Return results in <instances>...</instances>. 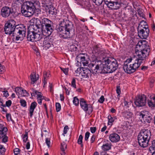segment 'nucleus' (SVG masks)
Wrapping results in <instances>:
<instances>
[{
  "label": "nucleus",
  "mask_w": 155,
  "mask_h": 155,
  "mask_svg": "<svg viewBox=\"0 0 155 155\" xmlns=\"http://www.w3.org/2000/svg\"><path fill=\"white\" fill-rule=\"evenodd\" d=\"M94 51L95 56L97 58L104 60L101 63V61L91 63L89 67L93 73L96 74L100 71L105 73H110L115 71L117 69L118 65L117 61L114 59L110 58H106L105 53L103 51H99L97 48H95Z\"/></svg>",
  "instance_id": "1"
},
{
  "label": "nucleus",
  "mask_w": 155,
  "mask_h": 155,
  "mask_svg": "<svg viewBox=\"0 0 155 155\" xmlns=\"http://www.w3.org/2000/svg\"><path fill=\"white\" fill-rule=\"evenodd\" d=\"M138 46L141 48V49L138 52V58L135 60L138 61L140 65L141 63L144 62L146 58L149 54L150 50L149 45L145 40L139 41L137 44Z\"/></svg>",
  "instance_id": "2"
},
{
  "label": "nucleus",
  "mask_w": 155,
  "mask_h": 155,
  "mask_svg": "<svg viewBox=\"0 0 155 155\" xmlns=\"http://www.w3.org/2000/svg\"><path fill=\"white\" fill-rule=\"evenodd\" d=\"M151 136V132L148 129H143L141 130L138 136V143L143 147H147L149 144Z\"/></svg>",
  "instance_id": "3"
},
{
  "label": "nucleus",
  "mask_w": 155,
  "mask_h": 155,
  "mask_svg": "<svg viewBox=\"0 0 155 155\" xmlns=\"http://www.w3.org/2000/svg\"><path fill=\"white\" fill-rule=\"evenodd\" d=\"M139 63L131 58H128L125 62L123 68L126 72L131 74L134 72L140 66Z\"/></svg>",
  "instance_id": "4"
},
{
  "label": "nucleus",
  "mask_w": 155,
  "mask_h": 155,
  "mask_svg": "<svg viewBox=\"0 0 155 155\" xmlns=\"http://www.w3.org/2000/svg\"><path fill=\"white\" fill-rule=\"evenodd\" d=\"M71 25L69 24H66L63 20V21L61 22L57 29V31L61 37L64 38H70L71 37Z\"/></svg>",
  "instance_id": "5"
},
{
  "label": "nucleus",
  "mask_w": 155,
  "mask_h": 155,
  "mask_svg": "<svg viewBox=\"0 0 155 155\" xmlns=\"http://www.w3.org/2000/svg\"><path fill=\"white\" fill-rule=\"evenodd\" d=\"M52 22L49 19L44 18L41 20L42 33L44 35L49 36L53 31Z\"/></svg>",
  "instance_id": "6"
},
{
  "label": "nucleus",
  "mask_w": 155,
  "mask_h": 155,
  "mask_svg": "<svg viewBox=\"0 0 155 155\" xmlns=\"http://www.w3.org/2000/svg\"><path fill=\"white\" fill-rule=\"evenodd\" d=\"M33 27L31 26L29 28L27 35L28 40L32 42L37 41L38 43H40L41 41L40 40L44 38V35L39 32H35Z\"/></svg>",
  "instance_id": "7"
},
{
  "label": "nucleus",
  "mask_w": 155,
  "mask_h": 155,
  "mask_svg": "<svg viewBox=\"0 0 155 155\" xmlns=\"http://www.w3.org/2000/svg\"><path fill=\"white\" fill-rule=\"evenodd\" d=\"M26 28L23 25L15 26V33H13V36L16 41H21L25 36Z\"/></svg>",
  "instance_id": "8"
},
{
  "label": "nucleus",
  "mask_w": 155,
  "mask_h": 155,
  "mask_svg": "<svg viewBox=\"0 0 155 155\" xmlns=\"http://www.w3.org/2000/svg\"><path fill=\"white\" fill-rule=\"evenodd\" d=\"M15 22L13 20H9L5 25L4 28L5 34L10 35L12 32L15 33Z\"/></svg>",
  "instance_id": "9"
},
{
  "label": "nucleus",
  "mask_w": 155,
  "mask_h": 155,
  "mask_svg": "<svg viewBox=\"0 0 155 155\" xmlns=\"http://www.w3.org/2000/svg\"><path fill=\"white\" fill-rule=\"evenodd\" d=\"M147 97L144 95H139L136 97L134 103L135 105L138 107H142L144 106L146 103Z\"/></svg>",
  "instance_id": "10"
},
{
  "label": "nucleus",
  "mask_w": 155,
  "mask_h": 155,
  "mask_svg": "<svg viewBox=\"0 0 155 155\" xmlns=\"http://www.w3.org/2000/svg\"><path fill=\"white\" fill-rule=\"evenodd\" d=\"M80 104L81 108L85 111H88L89 114L93 111V108L91 105H88L86 101L83 98H81L80 100Z\"/></svg>",
  "instance_id": "11"
},
{
  "label": "nucleus",
  "mask_w": 155,
  "mask_h": 155,
  "mask_svg": "<svg viewBox=\"0 0 155 155\" xmlns=\"http://www.w3.org/2000/svg\"><path fill=\"white\" fill-rule=\"evenodd\" d=\"M47 36L44 35V38L42 39H40L41 41L40 43H38L40 44V46L44 47L45 50L48 49L51 46V43L50 41L48 38Z\"/></svg>",
  "instance_id": "12"
},
{
  "label": "nucleus",
  "mask_w": 155,
  "mask_h": 155,
  "mask_svg": "<svg viewBox=\"0 0 155 155\" xmlns=\"http://www.w3.org/2000/svg\"><path fill=\"white\" fill-rule=\"evenodd\" d=\"M84 55L80 54L77 56L76 58V61L77 62L81 64H82L84 66H87L88 64L87 59Z\"/></svg>",
  "instance_id": "13"
},
{
  "label": "nucleus",
  "mask_w": 155,
  "mask_h": 155,
  "mask_svg": "<svg viewBox=\"0 0 155 155\" xmlns=\"http://www.w3.org/2000/svg\"><path fill=\"white\" fill-rule=\"evenodd\" d=\"M149 33V30L148 28L144 27L138 31V35L141 38L146 39L148 36Z\"/></svg>",
  "instance_id": "14"
},
{
  "label": "nucleus",
  "mask_w": 155,
  "mask_h": 155,
  "mask_svg": "<svg viewBox=\"0 0 155 155\" xmlns=\"http://www.w3.org/2000/svg\"><path fill=\"white\" fill-rule=\"evenodd\" d=\"M15 91L17 95L18 96V98L20 97H23L28 96L29 94L25 90H24L22 88L17 87L15 89Z\"/></svg>",
  "instance_id": "15"
},
{
  "label": "nucleus",
  "mask_w": 155,
  "mask_h": 155,
  "mask_svg": "<svg viewBox=\"0 0 155 155\" xmlns=\"http://www.w3.org/2000/svg\"><path fill=\"white\" fill-rule=\"evenodd\" d=\"M107 5L111 9L117 10L118 9L120 6V4L117 2L110 1L105 0Z\"/></svg>",
  "instance_id": "16"
},
{
  "label": "nucleus",
  "mask_w": 155,
  "mask_h": 155,
  "mask_svg": "<svg viewBox=\"0 0 155 155\" xmlns=\"http://www.w3.org/2000/svg\"><path fill=\"white\" fill-rule=\"evenodd\" d=\"M1 13L3 17L6 18L8 17L11 14H12V12L10 8L5 6L2 8Z\"/></svg>",
  "instance_id": "17"
},
{
  "label": "nucleus",
  "mask_w": 155,
  "mask_h": 155,
  "mask_svg": "<svg viewBox=\"0 0 155 155\" xmlns=\"http://www.w3.org/2000/svg\"><path fill=\"white\" fill-rule=\"evenodd\" d=\"M109 139L112 142H117L119 141L120 138V136L117 134L113 133L110 135Z\"/></svg>",
  "instance_id": "18"
},
{
  "label": "nucleus",
  "mask_w": 155,
  "mask_h": 155,
  "mask_svg": "<svg viewBox=\"0 0 155 155\" xmlns=\"http://www.w3.org/2000/svg\"><path fill=\"white\" fill-rule=\"evenodd\" d=\"M47 8L48 9L46 8V9L47 10V11L49 13V14L52 15H56L57 13V10L53 6L51 5Z\"/></svg>",
  "instance_id": "19"
},
{
  "label": "nucleus",
  "mask_w": 155,
  "mask_h": 155,
  "mask_svg": "<svg viewBox=\"0 0 155 155\" xmlns=\"http://www.w3.org/2000/svg\"><path fill=\"white\" fill-rule=\"evenodd\" d=\"M37 105V103L35 102H33L31 103L29 108V114L30 116L33 115V113L34 112V109L36 107Z\"/></svg>",
  "instance_id": "20"
},
{
  "label": "nucleus",
  "mask_w": 155,
  "mask_h": 155,
  "mask_svg": "<svg viewBox=\"0 0 155 155\" xmlns=\"http://www.w3.org/2000/svg\"><path fill=\"white\" fill-rule=\"evenodd\" d=\"M30 78L31 81V84H34L39 78V76L38 74L36 76L35 73L31 74L30 75Z\"/></svg>",
  "instance_id": "21"
},
{
  "label": "nucleus",
  "mask_w": 155,
  "mask_h": 155,
  "mask_svg": "<svg viewBox=\"0 0 155 155\" xmlns=\"http://www.w3.org/2000/svg\"><path fill=\"white\" fill-rule=\"evenodd\" d=\"M50 76V74L49 71H45L44 72L43 78H44L43 82L44 84L47 83V81Z\"/></svg>",
  "instance_id": "22"
},
{
  "label": "nucleus",
  "mask_w": 155,
  "mask_h": 155,
  "mask_svg": "<svg viewBox=\"0 0 155 155\" xmlns=\"http://www.w3.org/2000/svg\"><path fill=\"white\" fill-rule=\"evenodd\" d=\"M111 143L109 141L107 143L104 144L102 147V149L104 151L109 150L111 148Z\"/></svg>",
  "instance_id": "23"
},
{
  "label": "nucleus",
  "mask_w": 155,
  "mask_h": 155,
  "mask_svg": "<svg viewBox=\"0 0 155 155\" xmlns=\"http://www.w3.org/2000/svg\"><path fill=\"white\" fill-rule=\"evenodd\" d=\"M67 145L64 142L61 143L60 148L62 152L61 153V155H65V150L67 149Z\"/></svg>",
  "instance_id": "24"
},
{
  "label": "nucleus",
  "mask_w": 155,
  "mask_h": 155,
  "mask_svg": "<svg viewBox=\"0 0 155 155\" xmlns=\"http://www.w3.org/2000/svg\"><path fill=\"white\" fill-rule=\"evenodd\" d=\"M148 103L150 107H155V97H151L150 100H148Z\"/></svg>",
  "instance_id": "25"
},
{
  "label": "nucleus",
  "mask_w": 155,
  "mask_h": 155,
  "mask_svg": "<svg viewBox=\"0 0 155 155\" xmlns=\"http://www.w3.org/2000/svg\"><path fill=\"white\" fill-rule=\"evenodd\" d=\"M83 73L84 74L82 75L85 78H88L91 76V71L88 68H84L83 70Z\"/></svg>",
  "instance_id": "26"
},
{
  "label": "nucleus",
  "mask_w": 155,
  "mask_h": 155,
  "mask_svg": "<svg viewBox=\"0 0 155 155\" xmlns=\"http://www.w3.org/2000/svg\"><path fill=\"white\" fill-rule=\"evenodd\" d=\"M42 4L43 5V6L48 8L51 5V0H42Z\"/></svg>",
  "instance_id": "27"
},
{
  "label": "nucleus",
  "mask_w": 155,
  "mask_h": 155,
  "mask_svg": "<svg viewBox=\"0 0 155 155\" xmlns=\"http://www.w3.org/2000/svg\"><path fill=\"white\" fill-rule=\"evenodd\" d=\"M7 133L5 134L3 133H0V138H2L3 142L5 143L7 142L8 140V137L6 136Z\"/></svg>",
  "instance_id": "28"
},
{
  "label": "nucleus",
  "mask_w": 155,
  "mask_h": 155,
  "mask_svg": "<svg viewBox=\"0 0 155 155\" xmlns=\"http://www.w3.org/2000/svg\"><path fill=\"white\" fill-rule=\"evenodd\" d=\"M137 115L142 116H147L150 115L149 112L148 111L143 110L140 112L137 113Z\"/></svg>",
  "instance_id": "29"
},
{
  "label": "nucleus",
  "mask_w": 155,
  "mask_h": 155,
  "mask_svg": "<svg viewBox=\"0 0 155 155\" xmlns=\"http://www.w3.org/2000/svg\"><path fill=\"white\" fill-rule=\"evenodd\" d=\"M7 129L6 127H4L3 125L0 124V131L1 132L0 133L5 134L6 133H7Z\"/></svg>",
  "instance_id": "30"
},
{
  "label": "nucleus",
  "mask_w": 155,
  "mask_h": 155,
  "mask_svg": "<svg viewBox=\"0 0 155 155\" xmlns=\"http://www.w3.org/2000/svg\"><path fill=\"white\" fill-rule=\"evenodd\" d=\"M149 150L151 153L155 150V139L152 141V145L149 147Z\"/></svg>",
  "instance_id": "31"
},
{
  "label": "nucleus",
  "mask_w": 155,
  "mask_h": 155,
  "mask_svg": "<svg viewBox=\"0 0 155 155\" xmlns=\"http://www.w3.org/2000/svg\"><path fill=\"white\" fill-rule=\"evenodd\" d=\"M108 124L111 125L113 122L117 119L116 117H108Z\"/></svg>",
  "instance_id": "32"
},
{
  "label": "nucleus",
  "mask_w": 155,
  "mask_h": 155,
  "mask_svg": "<svg viewBox=\"0 0 155 155\" xmlns=\"http://www.w3.org/2000/svg\"><path fill=\"white\" fill-rule=\"evenodd\" d=\"M35 25L37 27L39 28L40 27H41V21L38 18H36L35 20Z\"/></svg>",
  "instance_id": "33"
},
{
  "label": "nucleus",
  "mask_w": 155,
  "mask_h": 155,
  "mask_svg": "<svg viewBox=\"0 0 155 155\" xmlns=\"http://www.w3.org/2000/svg\"><path fill=\"white\" fill-rule=\"evenodd\" d=\"M83 139V136L82 135H80L78 138V143L79 144L81 145V147H83V144L82 143V140Z\"/></svg>",
  "instance_id": "34"
},
{
  "label": "nucleus",
  "mask_w": 155,
  "mask_h": 155,
  "mask_svg": "<svg viewBox=\"0 0 155 155\" xmlns=\"http://www.w3.org/2000/svg\"><path fill=\"white\" fill-rule=\"evenodd\" d=\"M22 138L23 139L24 142L25 143L27 141L28 139V134L27 132H26L25 134L22 135Z\"/></svg>",
  "instance_id": "35"
},
{
  "label": "nucleus",
  "mask_w": 155,
  "mask_h": 155,
  "mask_svg": "<svg viewBox=\"0 0 155 155\" xmlns=\"http://www.w3.org/2000/svg\"><path fill=\"white\" fill-rule=\"evenodd\" d=\"M5 151V147L2 145H0V155H4Z\"/></svg>",
  "instance_id": "36"
},
{
  "label": "nucleus",
  "mask_w": 155,
  "mask_h": 155,
  "mask_svg": "<svg viewBox=\"0 0 155 155\" xmlns=\"http://www.w3.org/2000/svg\"><path fill=\"white\" fill-rule=\"evenodd\" d=\"M123 115L124 116H130L132 115V114L129 111H126L123 113Z\"/></svg>",
  "instance_id": "37"
},
{
  "label": "nucleus",
  "mask_w": 155,
  "mask_h": 155,
  "mask_svg": "<svg viewBox=\"0 0 155 155\" xmlns=\"http://www.w3.org/2000/svg\"><path fill=\"white\" fill-rule=\"evenodd\" d=\"M73 103L76 106L78 105L79 103V100L77 97H74L73 100Z\"/></svg>",
  "instance_id": "38"
},
{
  "label": "nucleus",
  "mask_w": 155,
  "mask_h": 155,
  "mask_svg": "<svg viewBox=\"0 0 155 155\" xmlns=\"http://www.w3.org/2000/svg\"><path fill=\"white\" fill-rule=\"evenodd\" d=\"M93 2L97 5H100L103 2L104 0H92Z\"/></svg>",
  "instance_id": "39"
},
{
  "label": "nucleus",
  "mask_w": 155,
  "mask_h": 155,
  "mask_svg": "<svg viewBox=\"0 0 155 155\" xmlns=\"http://www.w3.org/2000/svg\"><path fill=\"white\" fill-rule=\"evenodd\" d=\"M137 12L138 15L140 16V17H141L143 18H144V15L142 10L140 9H139L137 10Z\"/></svg>",
  "instance_id": "40"
},
{
  "label": "nucleus",
  "mask_w": 155,
  "mask_h": 155,
  "mask_svg": "<svg viewBox=\"0 0 155 155\" xmlns=\"http://www.w3.org/2000/svg\"><path fill=\"white\" fill-rule=\"evenodd\" d=\"M77 49V47L74 45H72L70 46V49L71 51H76Z\"/></svg>",
  "instance_id": "41"
},
{
  "label": "nucleus",
  "mask_w": 155,
  "mask_h": 155,
  "mask_svg": "<svg viewBox=\"0 0 155 155\" xmlns=\"http://www.w3.org/2000/svg\"><path fill=\"white\" fill-rule=\"evenodd\" d=\"M81 70L80 68H78L76 70L75 74L76 76H79L81 73Z\"/></svg>",
  "instance_id": "42"
},
{
  "label": "nucleus",
  "mask_w": 155,
  "mask_h": 155,
  "mask_svg": "<svg viewBox=\"0 0 155 155\" xmlns=\"http://www.w3.org/2000/svg\"><path fill=\"white\" fill-rule=\"evenodd\" d=\"M20 102L21 105L23 107H25L26 106V101L24 99L20 100Z\"/></svg>",
  "instance_id": "43"
},
{
  "label": "nucleus",
  "mask_w": 155,
  "mask_h": 155,
  "mask_svg": "<svg viewBox=\"0 0 155 155\" xmlns=\"http://www.w3.org/2000/svg\"><path fill=\"white\" fill-rule=\"evenodd\" d=\"M122 125L124 129L125 128H128L130 126L129 122L128 121L125 122Z\"/></svg>",
  "instance_id": "44"
},
{
  "label": "nucleus",
  "mask_w": 155,
  "mask_h": 155,
  "mask_svg": "<svg viewBox=\"0 0 155 155\" xmlns=\"http://www.w3.org/2000/svg\"><path fill=\"white\" fill-rule=\"evenodd\" d=\"M141 121H143V120L144 123H149L150 122V120L148 119H147V117H141Z\"/></svg>",
  "instance_id": "45"
},
{
  "label": "nucleus",
  "mask_w": 155,
  "mask_h": 155,
  "mask_svg": "<svg viewBox=\"0 0 155 155\" xmlns=\"http://www.w3.org/2000/svg\"><path fill=\"white\" fill-rule=\"evenodd\" d=\"M56 110L57 112L60 110L61 109V106L60 104L58 103H57L56 104Z\"/></svg>",
  "instance_id": "46"
},
{
  "label": "nucleus",
  "mask_w": 155,
  "mask_h": 155,
  "mask_svg": "<svg viewBox=\"0 0 155 155\" xmlns=\"http://www.w3.org/2000/svg\"><path fill=\"white\" fill-rule=\"evenodd\" d=\"M75 83H76L75 80L74 78H73V79L72 82H71V86L73 87H74L75 88H76V86Z\"/></svg>",
  "instance_id": "47"
},
{
  "label": "nucleus",
  "mask_w": 155,
  "mask_h": 155,
  "mask_svg": "<svg viewBox=\"0 0 155 155\" xmlns=\"http://www.w3.org/2000/svg\"><path fill=\"white\" fill-rule=\"evenodd\" d=\"M68 129L69 127L68 126H66L64 127V129L63 133V135H64V136H65V134H67Z\"/></svg>",
  "instance_id": "48"
},
{
  "label": "nucleus",
  "mask_w": 155,
  "mask_h": 155,
  "mask_svg": "<svg viewBox=\"0 0 155 155\" xmlns=\"http://www.w3.org/2000/svg\"><path fill=\"white\" fill-rule=\"evenodd\" d=\"M5 68L0 64V74H2L5 71Z\"/></svg>",
  "instance_id": "49"
},
{
  "label": "nucleus",
  "mask_w": 155,
  "mask_h": 155,
  "mask_svg": "<svg viewBox=\"0 0 155 155\" xmlns=\"http://www.w3.org/2000/svg\"><path fill=\"white\" fill-rule=\"evenodd\" d=\"M90 133L88 132H87L85 133L84 139L85 141L88 140V138L90 136Z\"/></svg>",
  "instance_id": "50"
},
{
  "label": "nucleus",
  "mask_w": 155,
  "mask_h": 155,
  "mask_svg": "<svg viewBox=\"0 0 155 155\" xmlns=\"http://www.w3.org/2000/svg\"><path fill=\"white\" fill-rule=\"evenodd\" d=\"M32 92L31 93V96H34L35 94H37L38 91L36 90H35L34 89L32 88Z\"/></svg>",
  "instance_id": "51"
},
{
  "label": "nucleus",
  "mask_w": 155,
  "mask_h": 155,
  "mask_svg": "<svg viewBox=\"0 0 155 155\" xmlns=\"http://www.w3.org/2000/svg\"><path fill=\"white\" fill-rule=\"evenodd\" d=\"M7 120L8 121H12V122H14V120H17V119L16 118V117H14V119H12L11 117H6Z\"/></svg>",
  "instance_id": "52"
},
{
  "label": "nucleus",
  "mask_w": 155,
  "mask_h": 155,
  "mask_svg": "<svg viewBox=\"0 0 155 155\" xmlns=\"http://www.w3.org/2000/svg\"><path fill=\"white\" fill-rule=\"evenodd\" d=\"M45 142L48 147H49L51 143L50 139L48 138H46V139Z\"/></svg>",
  "instance_id": "53"
},
{
  "label": "nucleus",
  "mask_w": 155,
  "mask_h": 155,
  "mask_svg": "<svg viewBox=\"0 0 155 155\" xmlns=\"http://www.w3.org/2000/svg\"><path fill=\"white\" fill-rule=\"evenodd\" d=\"M11 104L12 101L10 100H8L6 102V104L5 105L6 107H9L11 106Z\"/></svg>",
  "instance_id": "54"
},
{
  "label": "nucleus",
  "mask_w": 155,
  "mask_h": 155,
  "mask_svg": "<svg viewBox=\"0 0 155 155\" xmlns=\"http://www.w3.org/2000/svg\"><path fill=\"white\" fill-rule=\"evenodd\" d=\"M61 70L66 74L67 75L68 74V68H61Z\"/></svg>",
  "instance_id": "55"
},
{
  "label": "nucleus",
  "mask_w": 155,
  "mask_h": 155,
  "mask_svg": "<svg viewBox=\"0 0 155 155\" xmlns=\"http://www.w3.org/2000/svg\"><path fill=\"white\" fill-rule=\"evenodd\" d=\"M104 100V98L103 96H101L99 99L98 100V101L99 102L101 103H103Z\"/></svg>",
  "instance_id": "56"
},
{
  "label": "nucleus",
  "mask_w": 155,
  "mask_h": 155,
  "mask_svg": "<svg viewBox=\"0 0 155 155\" xmlns=\"http://www.w3.org/2000/svg\"><path fill=\"white\" fill-rule=\"evenodd\" d=\"M155 80L153 78H150V85L151 87H153V84L154 83Z\"/></svg>",
  "instance_id": "57"
},
{
  "label": "nucleus",
  "mask_w": 155,
  "mask_h": 155,
  "mask_svg": "<svg viewBox=\"0 0 155 155\" xmlns=\"http://www.w3.org/2000/svg\"><path fill=\"white\" fill-rule=\"evenodd\" d=\"M20 149L18 148H15L14 150V153L15 155H18L19 153Z\"/></svg>",
  "instance_id": "58"
},
{
  "label": "nucleus",
  "mask_w": 155,
  "mask_h": 155,
  "mask_svg": "<svg viewBox=\"0 0 155 155\" xmlns=\"http://www.w3.org/2000/svg\"><path fill=\"white\" fill-rule=\"evenodd\" d=\"M116 91L117 93L118 94V96L120 93V89L119 86H117Z\"/></svg>",
  "instance_id": "59"
},
{
  "label": "nucleus",
  "mask_w": 155,
  "mask_h": 155,
  "mask_svg": "<svg viewBox=\"0 0 155 155\" xmlns=\"http://www.w3.org/2000/svg\"><path fill=\"white\" fill-rule=\"evenodd\" d=\"M48 134V132L46 130L43 129L42 133L41 136H42L43 135H46L47 134Z\"/></svg>",
  "instance_id": "60"
},
{
  "label": "nucleus",
  "mask_w": 155,
  "mask_h": 155,
  "mask_svg": "<svg viewBox=\"0 0 155 155\" xmlns=\"http://www.w3.org/2000/svg\"><path fill=\"white\" fill-rule=\"evenodd\" d=\"M96 130V128L95 127H90V130L92 133H94L95 132Z\"/></svg>",
  "instance_id": "61"
},
{
  "label": "nucleus",
  "mask_w": 155,
  "mask_h": 155,
  "mask_svg": "<svg viewBox=\"0 0 155 155\" xmlns=\"http://www.w3.org/2000/svg\"><path fill=\"white\" fill-rule=\"evenodd\" d=\"M95 135H93L91 139V140H90V141L91 142V143H93V142H94L95 140Z\"/></svg>",
  "instance_id": "62"
},
{
  "label": "nucleus",
  "mask_w": 155,
  "mask_h": 155,
  "mask_svg": "<svg viewBox=\"0 0 155 155\" xmlns=\"http://www.w3.org/2000/svg\"><path fill=\"white\" fill-rule=\"evenodd\" d=\"M3 92L4 93L3 95L5 97H7L9 96V94L7 91H3Z\"/></svg>",
  "instance_id": "63"
},
{
  "label": "nucleus",
  "mask_w": 155,
  "mask_h": 155,
  "mask_svg": "<svg viewBox=\"0 0 155 155\" xmlns=\"http://www.w3.org/2000/svg\"><path fill=\"white\" fill-rule=\"evenodd\" d=\"M37 96H38L37 99L42 98V95L41 94V93L38 92L37 94Z\"/></svg>",
  "instance_id": "64"
}]
</instances>
